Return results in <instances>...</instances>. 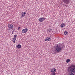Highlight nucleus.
<instances>
[{
    "instance_id": "1",
    "label": "nucleus",
    "mask_w": 75,
    "mask_h": 75,
    "mask_svg": "<svg viewBox=\"0 0 75 75\" xmlns=\"http://www.w3.org/2000/svg\"><path fill=\"white\" fill-rule=\"evenodd\" d=\"M64 46L63 45H57L55 47V50H53L54 54H57L58 52H59L61 50H63Z\"/></svg>"
},
{
    "instance_id": "2",
    "label": "nucleus",
    "mask_w": 75,
    "mask_h": 75,
    "mask_svg": "<svg viewBox=\"0 0 75 75\" xmlns=\"http://www.w3.org/2000/svg\"><path fill=\"white\" fill-rule=\"evenodd\" d=\"M46 19V18H40L38 20L40 22H42Z\"/></svg>"
},
{
    "instance_id": "3",
    "label": "nucleus",
    "mask_w": 75,
    "mask_h": 75,
    "mask_svg": "<svg viewBox=\"0 0 75 75\" xmlns=\"http://www.w3.org/2000/svg\"><path fill=\"white\" fill-rule=\"evenodd\" d=\"M25 14H26V12H22L21 16V18H23V17H24V16H25Z\"/></svg>"
},
{
    "instance_id": "4",
    "label": "nucleus",
    "mask_w": 75,
    "mask_h": 75,
    "mask_svg": "<svg viewBox=\"0 0 75 75\" xmlns=\"http://www.w3.org/2000/svg\"><path fill=\"white\" fill-rule=\"evenodd\" d=\"M51 38L49 37L46 38L45 40V41H51Z\"/></svg>"
},
{
    "instance_id": "5",
    "label": "nucleus",
    "mask_w": 75,
    "mask_h": 75,
    "mask_svg": "<svg viewBox=\"0 0 75 75\" xmlns=\"http://www.w3.org/2000/svg\"><path fill=\"white\" fill-rule=\"evenodd\" d=\"M27 31H28V28H25L24 29H23L22 31V32L23 33H26Z\"/></svg>"
},
{
    "instance_id": "6",
    "label": "nucleus",
    "mask_w": 75,
    "mask_h": 75,
    "mask_svg": "<svg viewBox=\"0 0 75 75\" xmlns=\"http://www.w3.org/2000/svg\"><path fill=\"white\" fill-rule=\"evenodd\" d=\"M69 70H70L71 73H72V72H73L74 73L75 71V68H72L71 67L70 68V70H69Z\"/></svg>"
},
{
    "instance_id": "7",
    "label": "nucleus",
    "mask_w": 75,
    "mask_h": 75,
    "mask_svg": "<svg viewBox=\"0 0 75 75\" xmlns=\"http://www.w3.org/2000/svg\"><path fill=\"white\" fill-rule=\"evenodd\" d=\"M71 68H75V66L73 65H71L70 66V67H69L68 68L67 70H68V71H69V70H70V69H71Z\"/></svg>"
},
{
    "instance_id": "8",
    "label": "nucleus",
    "mask_w": 75,
    "mask_h": 75,
    "mask_svg": "<svg viewBox=\"0 0 75 75\" xmlns=\"http://www.w3.org/2000/svg\"><path fill=\"white\" fill-rule=\"evenodd\" d=\"M9 28H11V29H13L14 27H13V25L12 24H9L8 25Z\"/></svg>"
},
{
    "instance_id": "9",
    "label": "nucleus",
    "mask_w": 75,
    "mask_h": 75,
    "mask_svg": "<svg viewBox=\"0 0 75 75\" xmlns=\"http://www.w3.org/2000/svg\"><path fill=\"white\" fill-rule=\"evenodd\" d=\"M51 72H56L57 71V69L55 68L52 69L50 70Z\"/></svg>"
},
{
    "instance_id": "10",
    "label": "nucleus",
    "mask_w": 75,
    "mask_h": 75,
    "mask_svg": "<svg viewBox=\"0 0 75 75\" xmlns=\"http://www.w3.org/2000/svg\"><path fill=\"white\" fill-rule=\"evenodd\" d=\"M17 35H14V38L13 39V41H16V39H17Z\"/></svg>"
},
{
    "instance_id": "11",
    "label": "nucleus",
    "mask_w": 75,
    "mask_h": 75,
    "mask_svg": "<svg viewBox=\"0 0 75 75\" xmlns=\"http://www.w3.org/2000/svg\"><path fill=\"white\" fill-rule=\"evenodd\" d=\"M16 47H17L18 48H21V45L19 44L16 45Z\"/></svg>"
},
{
    "instance_id": "12",
    "label": "nucleus",
    "mask_w": 75,
    "mask_h": 75,
    "mask_svg": "<svg viewBox=\"0 0 75 75\" xmlns=\"http://www.w3.org/2000/svg\"><path fill=\"white\" fill-rule=\"evenodd\" d=\"M65 26V24L63 23L61 25V28H63V27H64Z\"/></svg>"
},
{
    "instance_id": "13",
    "label": "nucleus",
    "mask_w": 75,
    "mask_h": 75,
    "mask_svg": "<svg viewBox=\"0 0 75 75\" xmlns=\"http://www.w3.org/2000/svg\"><path fill=\"white\" fill-rule=\"evenodd\" d=\"M69 0H63V2L64 3H68Z\"/></svg>"
},
{
    "instance_id": "14",
    "label": "nucleus",
    "mask_w": 75,
    "mask_h": 75,
    "mask_svg": "<svg viewBox=\"0 0 75 75\" xmlns=\"http://www.w3.org/2000/svg\"><path fill=\"white\" fill-rule=\"evenodd\" d=\"M64 35H68V32L67 31H65L64 33Z\"/></svg>"
},
{
    "instance_id": "15",
    "label": "nucleus",
    "mask_w": 75,
    "mask_h": 75,
    "mask_svg": "<svg viewBox=\"0 0 75 75\" xmlns=\"http://www.w3.org/2000/svg\"><path fill=\"white\" fill-rule=\"evenodd\" d=\"M66 62L67 63H68V62H70V59H68L66 60Z\"/></svg>"
},
{
    "instance_id": "16",
    "label": "nucleus",
    "mask_w": 75,
    "mask_h": 75,
    "mask_svg": "<svg viewBox=\"0 0 75 75\" xmlns=\"http://www.w3.org/2000/svg\"><path fill=\"white\" fill-rule=\"evenodd\" d=\"M51 30H52V29H48L47 30V32H48V33H50V31H51Z\"/></svg>"
},
{
    "instance_id": "17",
    "label": "nucleus",
    "mask_w": 75,
    "mask_h": 75,
    "mask_svg": "<svg viewBox=\"0 0 75 75\" xmlns=\"http://www.w3.org/2000/svg\"><path fill=\"white\" fill-rule=\"evenodd\" d=\"M51 74L52 75H55L56 74L55 72H54L52 73Z\"/></svg>"
},
{
    "instance_id": "18",
    "label": "nucleus",
    "mask_w": 75,
    "mask_h": 75,
    "mask_svg": "<svg viewBox=\"0 0 75 75\" xmlns=\"http://www.w3.org/2000/svg\"><path fill=\"white\" fill-rule=\"evenodd\" d=\"M69 75H74V74L71 72V74Z\"/></svg>"
},
{
    "instance_id": "19",
    "label": "nucleus",
    "mask_w": 75,
    "mask_h": 75,
    "mask_svg": "<svg viewBox=\"0 0 75 75\" xmlns=\"http://www.w3.org/2000/svg\"><path fill=\"white\" fill-rule=\"evenodd\" d=\"M20 28H21L20 27H19L18 28V30H20Z\"/></svg>"
},
{
    "instance_id": "20",
    "label": "nucleus",
    "mask_w": 75,
    "mask_h": 75,
    "mask_svg": "<svg viewBox=\"0 0 75 75\" xmlns=\"http://www.w3.org/2000/svg\"><path fill=\"white\" fill-rule=\"evenodd\" d=\"M15 41H16V40H13V42H14V43H15Z\"/></svg>"
},
{
    "instance_id": "21",
    "label": "nucleus",
    "mask_w": 75,
    "mask_h": 75,
    "mask_svg": "<svg viewBox=\"0 0 75 75\" xmlns=\"http://www.w3.org/2000/svg\"><path fill=\"white\" fill-rule=\"evenodd\" d=\"M9 30H10V29H9Z\"/></svg>"
},
{
    "instance_id": "22",
    "label": "nucleus",
    "mask_w": 75,
    "mask_h": 75,
    "mask_svg": "<svg viewBox=\"0 0 75 75\" xmlns=\"http://www.w3.org/2000/svg\"><path fill=\"white\" fill-rule=\"evenodd\" d=\"M13 31H14V30H13Z\"/></svg>"
}]
</instances>
